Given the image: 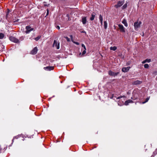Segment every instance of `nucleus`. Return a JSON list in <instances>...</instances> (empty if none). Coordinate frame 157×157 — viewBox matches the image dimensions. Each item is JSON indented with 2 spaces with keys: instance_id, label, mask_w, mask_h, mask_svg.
Segmentation results:
<instances>
[{
  "instance_id": "79ce46f5",
  "label": "nucleus",
  "mask_w": 157,
  "mask_h": 157,
  "mask_svg": "<svg viewBox=\"0 0 157 157\" xmlns=\"http://www.w3.org/2000/svg\"><path fill=\"white\" fill-rule=\"evenodd\" d=\"M49 98V99H48V100L50 101V100L51 98Z\"/></svg>"
},
{
  "instance_id": "58836bf2",
  "label": "nucleus",
  "mask_w": 157,
  "mask_h": 157,
  "mask_svg": "<svg viewBox=\"0 0 157 157\" xmlns=\"http://www.w3.org/2000/svg\"><path fill=\"white\" fill-rule=\"evenodd\" d=\"M47 10V13L46 15H48V13H49V10H48V9Z\"/></svg>"
},
{
  "instance_id": "ea45409f",
  "label": "nucleus",
  "mask_w": 157,
  "mask_h": 157,
  "mask_svg": "<svg viewBox=\"0 0 157 157\" xmlns=\"http://www.w3.org/2000/svg\"><path fill=\"white\" fill-rule=\"evenodd\" d=\"M8 13H9V12H8L7 13H6V19H7V17H8Z\"/></svg>"
},
{
  "instance_id": "473e14b6",
  "label": "nucleus",
  "mask_w": 157,
  "mask_h": 157,
  "mask_svg": "<svg viewBox=\"0 0 157 157\" xmlns=\"http://www.w3.org/2000/svg\"><path fill=\"white\" fill-rule=\"evenodd\" d=\"M64 38L67 40V41L69 42L70 41V39L67 36H65Z\"/></svg>"
},
{
  "instance_id": "6ab92c4d",
  "label": "nucleus",
  "mask_w": 157,
  "mask_h": 157,
  "mask_svg": "<svg viewBox=\"0 0 157 157\" xmlns=\"http://www.w3.org/2000/svg\"><path fill=\"white\" fill-rule=\"evenodd\" d=\"M117 49V47L116 46L111 47L110 48V49L111 50L115 51Z\"/></svg>"
},
{
  "instance_id": "a211bd4d",
  "label": "nucleus",
  "mask_w": 157,
  "mask_h": 157,
  "mask_svg": "<svg viewBox=\"0 0 157 157\" xmlns=\"http://www.w3.org/2000/svg\"><path fill=\"white\" fill-rule=\"evenodd\" d=\"M55 61V60H53L52 59H47V61H46L47 63H48L49 64H50V63H53Z\"/></svg>"
},
{
  "instance_id": "aec40b11",
  "label": "nucleus",
  "mask_w": 157,
  "mask_h": 157,
  "mask_svg": "<svg viewBox=\"0 0 157 157\" xmlns=\"http://www.w3.org/2000/svg\"><path fill=\"white\" fill-rule=\"evenodd\" d=\"M151 61V59H145V60L144 61L142 62V63H149Z\"/></svg>"
},
{
  "instance_id": "a18cd8bd",
  "label": "nucleus",
  "mask_w": 157,
  "mask_h": 157,
  "mask_svg": "<svg viewBox=\"0 0 157 157\" xmlns=\"http://www.w3.org/2000/svg\"><path fill=\"white\" fill-rule=\"evenodd\" d=\"M4 59H3V62H4Z\"/></svg>"
},
{
  "instance_id": "f03ea898",
  "label": "nucleus",
  "mask_w": 157,
  "mask_h": 157,
  "mask_svg": "<svg viewBox=\"0 0 157 157\" xmlns=\"http://www.w3.org/2000/svg\"><path fill=\"white\" fill-rule=\"evenodd\" d=\"M9 39L11 41L15 43H18L19 42V40L13 36H10L9 37Z\"/></svg>"
},
{
  "instance_id": "f3484780",
  "label": "nucleus",
  "mask_w": 157,
  "mask_h": 157,
  "mask_svg": "<svg viewBox=\"0 0 157 157\" xmlns=\"http://www.w3.org/2000/svg\"><path fill=\"white\" fill-rule=\"evenodd\" d=\"M99 19L101 23V25H102V21H103V18L102 16L100 14L99 16Z\"/></svg>"
},
{
  "instance_id": "9d476101",
  "label": "nucleus",
  "mask_w": 157,
  "mask_h": 157,
  "mask_svg": "<svg viewBox=\"0 0 157 157\" xmlns=\"http://www.w3.org/2000/svg\"><path fill=\"white\" fill-rule=\"evenodd\" d=\"M44 69L47 71H50L54 69V67L52 66H48L46 67H44Z\"/></svg>"
},
{
  "instance_id": "dca6fc26",
  "label": "nucleus",
  "mask_w": 157,
  "mask_h": 157,
  "mask_svg": "<svg viewBox=\"0 0 157 157\" xmlns=\"http://www.w3.org/2000/svg\"><path fill=\"white\" fill-rule=\"evenodd\" d=\"M95 16V13H93L91 14V17L90 18L91 21H93L94 19Z\"/></svg>"
},
{
  "instance_id": "1a4fd4ad",
  "label": "nucleus",
  "mask_w": 157,
  "mask_h": 157,
  "mask_svg": "<svg viewBox=\"0 0 157 157\" xmlns=\"http://www.w3.org/2000/svg\"><path fill=\"white\" fill-rule=\"evenodd\" d=\"M131 68V67H123L122 69V71L124 72H127L129 70V69Z\"/></svg>"
},
{
  "instance_id": "7c9ffc66",
  "label": "nucleus",
  "mask_w": 157,
  "mask_h": 157,
  "mask_svg": "<svg viewBox=\"0 0 157 157\" xmlns=\"http://www.w3.org/2000/svg\"><path fill=\"white\" fill-rule=\"evenodd\" d=\"M125 97V96H121L118 97L117 98V99H120L122 98H124Z\"/></svg>"
},
{
  "instance_id": "c756f323",
  "label": "nucleus",
  "mask_w": 157,
  "mask_h": 157,
  "mask_svg": "<svg viewBox=\"0 0 157 157\" xmlns=\"http://www.w3.org/2000/svg\"><path fill=\"white\" fill-rule=\"evenodd\" d=\"M132 63V61L131 60H130L129 61H128L126 63V65H130Z\"/></svg>"
},
{
  "instance_id": "423d86ee",
  "label": "nucleus",
  "mask_w": 157,
  "mask_h": 157,
  "mask_svg": "<svg viewBox=\"0 0 157 157\" xmlns=\"http://www.w3.org/2000/svg\"><path fill=\"white\" fill-rule=\"evenodd\" d=\"M26 31H25V33L26 34L29 33L31 31H32L34 30L33 28H31V27L30 26H28L26 27Z\"/></svg>"
},
{
  "instance_id": "ddd939ff",
  "label": "nucleus",
  "mask_w": 157,
  "mask_h": 157,
  "mask_svg": "<svg viewBox=\"0 0 157 157\" xmlns=\"http://www.w3.org/2000/svg\"><path fill=\"white\" fill-rule=\"evenodd\" d=\"M82 47H83V49H82V50H83V52H82V55H84L86 52V47L85 46V45L83 44H82Z\"/></svg>"
},
{
  "instance_id": "4c0bfd02",
  "label": "nucleus",
  "mask_w": 157,
  "mask_h": 157,
  "mask_svg": "<svg viewBox=\"0 0 157 157\" xmlns=\"http://www.w3.org/2000/svg\"><path fill=\"white\" fill-rule=\"evenodd\" d=\"M49 5V4H48H48H44V6H48Z\"/></svg>"
},
{
  "instance_id": "bb28decb",
  "label": "nucleus",
  "mask_w": 157,
  "mask_h": 157,
  "mask_svg": "<svg viewBox=\"0 0 157 157\" xmlns=\"http://www.w3.org/2000/svg\"><path fill=\"white\" fill-rule=\"evenodd\" d=\"M19 137V136H14L13 139L12 140V144H13V141H14V140L15 139H17Z\"/></svg>"
},
{
  "instance_id": "c03bdc74",
  "label": "nucleus",
  "mask_w": 157,
  "mask_h": 157,
  "mask_svg": "<svg viewBox=\"0 0 157 157\" xmlns=\"http://www.w3.org/2000/svg\"><path fill=\"white\" fill-rule=\"evenodd\" d=\"M55 97V96H54H54H52V97Z\"/></svg>"
},
{
  "instance_id": "39448f33",
  "label": "nucleus",
  "mask_w": 157,
  "mask_h": 157,
  "mask_svg": "<svg viewBox=\"0 0 157 157\" xmlns=\"http://www.w3.org/2000/svg\"><path fill=\"white\" fill-rule=\"evenodd\" d=\"M124 3L123 1H119L117 2V4L114 5V7L118 8L122 6Z\"/></svg>"
},
{
  "instance_id": "412c9836",
  "label": "nucleus",
  "mask_w": 157,
  "mask_h": 157,
  "mask_svg": "<svg viewBox=\"0 0 157 157\" xmlns=\"http://www.w3.org/2000/svg\"><path fill=\"white\" fill-rule=\"evenodd\" d=\"M104 26L105 29H106L107 27V23L106 21H104Z\"/></svg>"
},
{
  "instance_id": "a19ab883",
  "label": "nucleus",
  "mask_w": 157,
  "mask_h": 157,
  "mask_svg": "<svg viewBox=\"0 0 157 157\" xmlns=\"http://www.w3.org/2000/svg\"><path fill=\"white\" fill-rule=\"evenodd\" d=\"M81 33H86V32L85 31H82L81 32Z\"/></svg>"
},
{
  "instance_id": "393cba45",
  "label": "nucleus",
  "mask_w": 157,
  "mask_h": 157,
  "mask_svg": "<svg viewBox=\"0 0 157 157\" xmlns=\"http://www.w3.org/2000/svg\"><path fill=\"white\" fill-rule=\"evenodd\" d=\"M127 6V3L124 4L123 6L122 7V9H125Z\"/></svg>"
},
{
  "instance_id": "20e7f679",
  "label": "nucleus",
  "mask_w": 157,
  "mask_h": 157,
  "mask_svg": "<svg viewBox=\"0 0 157 157\" xmlns=\"http://www.w3.org/2000/svg\"><path fill=\"white\" fill-rule=\"evenodd\" d=\"M109 74L111 76L115 77V76H117L119 74V72H114L110 70L108 72Z\"/></svg>"
},
{
  "instance_id": "6e6552de",
  "label": "nucleus",
  "mask_w": 157,
  "mask_h": 157,
  "mask_svg": "<svg viewBox=\"0 0 157 157\" xmlns=\"http://www.w3.org/2000/svg\"><path fill=\"white\" fill-rule=\"evenodd\" d=\"M38 49L36 47H35L31 52V54L33 55H35L37 53Z\"/></svg>"
},
{
  "instance_id": "c9c22d12",
  "label": "nucleus",
  "mask_w": 157,
  "mask_h": 157,
  "mask_svg": "<svg viewBox=\"0 0 157 157\" xmlns=\"http://www.w3.org/2000/svg\"><path fill=\"white\" fill-rule=\"evenodd\" d=\"M118 105L120 106H121L122 105H123L124 104H120V103L118 102Z\"/></svg>"
},
{
  "instance_id": "72a5a7b5",
  "label": "nucleus",
  "mask_w": 157,
  "mask_h": 157,
  "mask_svg": "<svg viewBox=\"0 0 157 157\" xmlns=\"http://www.w3.org/2000/svg\"><path fill=\"white\" fill-rule=\"evenodd\" d=\"M153 154L155 155L157 154V148L156 149L155 151L153 152Z\"/></svg>"
},
{
  "instance_id": "4be33fe9",
  "label": "nucleus",
  "mask_w": 157,
  "mask_h": 157,
  "mask_svg": "<svg viewBox=\"0 0 157 157\" xmlns=\"http://www.w3.org/2000/svg\"><path fill=\"white\" fill-rule=\"evenodd\" d=\"M5 36L4 34L2 33H0V39H2Z\"/></svg>"
},
{
  "instance_id": "c85d7f7f",
  "label": "nucleus",
  "mask_w": 157,
  "mask_h": 157,
  "mask_svg": "<svg viewBox=\"0 0 157 157\" xmlns=\"http://www.w3.org/2000/svg\"><path fill=\"white\" fill-rule=\"evenodd\" d=\"M144 67L145 68H148L149 67V65L147 64H145L144 65Z\"/></svg>"
},
{
  "instance_id": "9b49d317",
  "label": "nucleus",
  "mask_w": 157,
  "mask_h": 157,
  "mask_svg": "<svg viewBox=\"0 0 157 157\" xmlns=\"http://www.w3.org/2000/svg\"><path fill=\"white\" fill-rule=\"evenodd\" d=\"M142 82L140 80H136L132 82V84L133 85H138L141 84Z\"/></svg>"
},
{
  "instance_id": "0eeeda50",
  "label": "nucleus",
  "mask_w": 157,
  "mask_h": 157,
  "mask_svg": "<svg viewBox=\"0 0 157 157\" xmlns=\"http://www.w3.org/2000/svg\"><path fill=\"white\" fill-rule=\"evenodd\" d=\"M53 47H56L57 49H58L59 48V43H57V42L56 40H54L52 45Z\"/></svg>"
},
{
  "instance_id": "e433bc0d",
  "label": "nucleus",
  "mask_w": 157,
  "mask_h": 157,
  "mask_svg": "<svg viewBox=\"0 0 157 157\" xmlns=\"http://www.w3.org/2000/svg\"><path fill=\"white\" fill-rule=\"evenodd\" d=\"M56 28L58 29H60V27L59 26L57 25L56 27Z\"/></svg>"
},
{
  "instance_id": "7ed1b4c3",
  "label": "nucleus",
  "mask_w": 157,
  "mask_h": 157,
  "mask_svg": "<svg viewBox=\"0 0 157 157\" xmlns=\"http://www.w3.org/2000/svg\"><path fill=\"white\" fill-rule=\"evenodd\" d=\"M118 26L120 32L123 33H124L125 32V28L122 25L118 24Z\"/></svg>"
},
{
  "instance_id": "37998d69",
  "label": "nucleus",
  "mask_w": 157,
  "mask_h": 157,
  "mask_svg": "<svg viewBox=\"0 0 157 157\" xmlns=\"http://www.w3.org/2000/svg\"><path fill=\"white\" fill-rule=\"evenodd\" d=\"M154 156V155H151V157H153Z\"/></svg>"
},
{
  "instance_id": "f8f14e48",
  "label": "nucleus",
  "mask_w": 157,
  "mask_h": 157,
  "mask_svg": "<svg viewBox=\"0 0 157 157\" xmlns=\"http://www.w3.org/2000/svg\"><path fill=\"white\" fill-rule=\"evenodd\" d=\"M133 101L131 99H129L126 101L124 103V105H128L129 103H132Z\"/></svg>"
},
{
  "instance_id": "2eb2a0df",
  "label": "nucleus",
  "mask_w": 157,
  "mask_h": 157,
  "mask_svg": "<svg viewBox=\"0 0 157 157\" xmlns=\"http://www.w3.org/2000/svg\"><path fill=\"white\" fill-rule=\"evenodd\" d=\"M122 23L124 24L125 27H127L128 26V25L127 22V21L125 19H124L122 21Z\"/></svg>"
},
{
  "instance_id": "f704fd0d",
  "label": "nucleus",
  "mask_w": 157,
  "mask_h": 157,
  "mask_svg": "<svg viewBox=\"0 0 157 157\" xmlns=\"http://www.w3.org/2000/svg\"><path fill=\"white\" fill-rule=\"evenodd\" d=\"M70 38H71V41H72V40H73V37L72 35H70Z\"/></svg>"
},
{
  "instance_id": "5701e85b",
  "label": "nucleus",
  "mask_w": 157,
  "mask_h": 157,
  "mask_svg": "<svg viewBox=\"0 0 157 157\" xmlns=\"http://www.w3.org/2000/svg\"><path fill=\"white\" fill-rule=\"evenodd\" d=\"M4 46L2 44H0V51H2L3 50Z\"/></svg>"
},
{
  "instance_id": "4468645a",
  "label": "nucleus",
  "mask_w": 157,
  "mask_h": 157,
  "mask_svg": "<svg viewBox=\"0 0 157 157\" xmlns=\"http://www.w3.org/2000/svg\"><path fill=\"white\" fill-rule=\"evenodd\" d=\"M82 22L83 24H85L86 23V17H84L82 18Z\"/></svg>"
},
{
  "instance_id": "a878e982",
  "label": "nucleus",
  "mask_w": 157,
  "mask_h": 157,
  "mask_svg": "<svg viewBox=\"0 0 157 157\" xmlns=\"http://www.w3.org/2000/svg\"><path fill=\"white\" fill-rule=\"evenodd\" d=\"M41 36H39L35 38V40L36 41H38L41 38Z\"/></svg>"
},
{
  "instance_id": "b1692460",
  "label": "nucleus",
  "mask_w": 157,
  "mask_h": 157,
  "mask_svg": "<svg viewBox=\"0 0 157 157\" xmlns=\"http://www.w3.org/2000/svg\"><path fill=\"white\" fill-rule=\"evenodd\" d=\"M137 98H138L137 96H136L135 95H134L132 97H131V99L134 100H135Z\"/></svg>"
},
{
  "instance_id": "cd10ccee",
  "label": "nucleus",
  "mask_w": 157,
  "mask_h": 157,
  "mask_svg": "<svg viewBox=\"0 0 157 157\" xmlns=\"http://www.w3.org/2000/svg\"><path fill=\"white\" fill-rule=\"evenodd\" d=\"M149 98H146V100L145 101H144L142 102V103L143 104H144L145 103H146V102H147V101H148V100H149Z\"/></svg>"
},
{
  "instance_id": "2f4dec72",
  "label": "nucleus",
  "mask_w": 157,
  "mask_h": 157,
  "mask_svg": "<svg viewBox=\"0 0 157 157\" xmlns=\"http://www.w3.org/2000/svg\"><path fill=\"white\" fill-rule=\"evenodd\" d=\"M72 42L74 44H75L77 45H79V44L78 42L74 41V40H72Z\"/></svg>"
},
{
  "instance_id": "f257e3e1",
  "label": "nucleus",
  "mask_w": 157,
  "mask_h": 157,
  "mask_svg": "<svg viewBox=\"0 0 157 157\" xmlns=\"http://www.w3.org/2000/svg\"><path fill=\"white\" fill-rule=\"evenodd\" d=\"M141 23L142 22L141 21L135 22L134 25L135 29V30H137L139 28H140Z\"/></svg>"
}]
</instances>
